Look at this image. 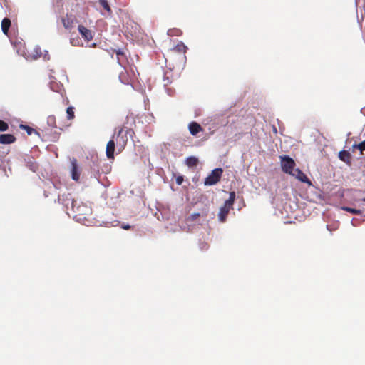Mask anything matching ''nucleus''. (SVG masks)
<instances>
[{
    "mask_svg": "<svg viewBox=\"0 0 365 365\" xmlns=\"http://www.w3.org/2000/svg\"><path fill=\"white\" fill-rule=\"evenodd\" d=\"M223 170L221 168H215L211 171L208 176L205 179V185H214L217 184L221 179Z\"/></svg>",
    "mask_w": 365,
    "mask_h": 365,
    "instance_id": "f03ea898",
    "label": "nucleus"
},
{
    "mask_svg": "<svg viewBox=\"0 0 365 365\" xmlns=\"http://www.w3.org/2000/svg\"><path fill=\"white\" fill-rule=\"evenodd\" d=\"M115 138V135L113 136V138L110 139L107 143L106 146V156L108 159L114 158V152H115V141L113 138Z\"/></svg>",
    "mask_w": 365,
    "mask_h": 365,
    "instance_id": "f8f14e48",
    "label": "nucleus"
},
{
    "mask_svg": "<svg viewBox=\"0 0 365 365\" xmlns=\"http://www.w3.org/2000/svg\"><path fill=\"white\" fill-rule=\"evenodd\" d=\"M41 55H42L41 48L38 45H37L34 48V49L31 53H27V55L26 56V60L34 61V60H36L38 58L41 57Z\"/></svg>",
    "mask_w": 365,
    "mask_h": 365,
    "instance_id": "9d476101",
    "label": "nucleus"
},
{
    "mask_svg": "<svg viewBox=\"0 0 365 365\" xmlns=\"http://www.w3.org/2000/svg\"><path fill=\"white\" fill-rule=\"evenodd\" d=\"M235 196H236L235 192L234 191H232V192H230L229 198H230V199H232V200H234V201H235Z\"/></svg>",
    "mask_w": 365,
    "mask_h": 365,
    "instance_id": "79ce46f5",
    "label": "nucleus"
},
{
    "mask_svg": "<svg viewBox=\"0 0 365 365\" xmlns=\"http://www.w3.org/2000/svg\"><path fill=\"white\" fill-rule=\"evenodd\" d=\"M361 113L364 114L365 115V107H363L361 109Z\"/></svg>",
    "mask_w": 365,
    "mask_h": 365,
    "instance_id": "37998d69",
    "label": "nucleus"
},
{
    "mask_svg": "<svg viewBox=\"0 0 365 365\" xmlns=\"http://www.w3.org/2000/svg\"><path fill=\"white\" fill-rule=\"evenodd\" d=\"M16 138L14 135L9 133L0 134V143L1 144H11L14 143Z\"/></svg>",
    "mask_w": 365,
    "mask_h": 365,
    "instance_id": "2eb2a0df",
    "label": "nucleus"
},
{
    "mask_svg": "<svg viewBox=\"0 0 365 365\" xmlns=\"http://www.w3.org/2000/svg\"><path fill=\"white\" fill-rule=\"evenodd\" d=\"M90 208L83 203H78L76 210H75V214L73 217L76 221H79L83 218V216L88 214Z\"/></svg>",
    "mask_w": 365,
    "mask_h": 365,
    "instance_id": "423d86ee",
    "label": "nucleus"
},
{
    "mask_svg": "<svg viewBox=\"0 0 365 365\" xmlns=\"http://www.w3.org/2000/svg\"><path fill=\"white\" fill-rule=\"evenodd\" d=\"M291 175L294 176L299 181L308 184L309 186H312L311 180L307 177V175L299 169L296 168Z\"/></svg>",
    "mask_w": 365,
    "mask_h": 365,
    "instance_id": "6e6552de",
    "label": "nucleus"
},
{
    "mask_svg": "<svg viewBox=\"0 0 365 365\" xmlns=\"http://www.w3.org/2000/svg\"><path fill=\"white\" fill-rule=\"evenodd\" d=\"M364 217L361 215V212L360 214H357L356 217H354L351 220V224L354 227H358L360 225L361 222L364 221Z\"/></svg>",
    "mask_w": 365,
    "mask_h": 365,
    "instance_id": "5701e85b",
    "label": "nucleus"
},
{
    "mask_svg": "<svg viewBox=\"0 0 365 365\" xmlns=\"http://www.w3.org/2000/svg\"><path fill=\"white\" fill-rule=\"evenodd\" d=\"M165 88V91L167 93V94L169 96H172L174 93V91L170 88H168V86Z\"/></svg>",
    "mask_w": 365,
    "mask_h": 365,
    "instance_id": "4c0bfd02",
    "label": "nucleus"
},
{
    "mask_svg": "<svg viewBox=\"0 0 365 365\" xmlns=\"http://www.w3.org/2000/svg\"><path fill=\"white\" fill-rule=\"evenodd\" d=\"M181 33V31L178 29H172L168 31V35L169 36H180Z\"/></svg>",
    "mask_w": 365,
    "mask_h": 365,
    "instance_id": "7c9ffc66",
    "label": "nucleus"
},
{
    "mask_svg": "<svg viewBox=\"0 0 365 365\" xmlns=\"http://www.w3.org/2000/svg\"><path fill=\"white\" fill-rule=\"evenodd\" d=\"M341 209L342 210L349 212L354 214V215L360 214V212H361L360 210H358V209H356V208H351V207H347V206H342V207H341Z\"/></svg>",
    "mask_w": 365,
    "mask_h": 365,
    "instance_id": "bb28decb",
    "label": "nucleus"
},
{
    "mask_svg": "<svg viewBox=\"0 0 365 365\" xmlns=\"http://www.w3.org/2000/svg\"><path fill=\"white\" fill-rule=\"evenodd\" d=\"M117 54H118V55H119V54H123V53H122L120 51H118V52H117Z\"/></svg>",
    "mask_w": 365,
    "mask_h": 365,
    "instance_id": "c03bdc74",
    "label": "nucleus"
},
{
    "mask_svg": "<svg viewBox=\"0 0 365 365\" xmlns=\"http://www.w3.org/2000/svg\"><path fill=\"white\" fill-rule=\"evenodd\" d=\"M326 228L329 229V225H326Z\"/></svg>",
    "mask_w": 365,
    "mask_h": 365,
    "instance_id": "49530a36",
    "label": "nucleus"
},
{
    "mask_svg": "<svg viewBox=\"0 0 365 365\" xmlns=\"http://www.w3.org/2000/svg\"><path fill=\"white\" fill-rule=\"evenodd\" d=\"M24 162L26 167L33 172H36L38 169V164L34 158L30 155H26L24 158Z\"/></svg>",
    "mask_w": 365,
    "mask_h": 365,
    "instance_id": "ddd939ff",
    "label": "nucleus"
},
{
    "mask_svg": "<svg viewBox=\"0 0 365 365\" xmlns=\"http://www.w3.org/2000/svg\"><path fill=\"white\" fill-rule=\"evenodd\" d=\"M14 48L16 49V53L19 56H22L26 58L27 53L25 51L24 43L21 41H11Z\"/></svg>",
    "mask_w": 365,
    "mask_h": 365,
    "instance_id": "9b49d317",
    "label": "nucleus"
},
{
    "mask_svg": "<svg viewBox=\"0 0 365 365\" xmlns=\"http://www.w3.org/2000/svg\"><path fill=\"white\" fill-rule=\"evenodd\" d=\"M49 190H45L44 191V196L46 197H48V194L54 192H56V190H57V187L56 185L53 183V182H51V185H49Z\"/></svg>",
    "mask_w": 365,
    "mask_h": 365,
    "instance_id": "cd10ccee",
    "label": "nucleus"
},
{
    "mask_svg": "<svg viewBox=\"0 0 365 365\" xmlns=\"http://www.w3.org/2000/svg\"><path fill=\"white\" fill-rule=\"evenodd\" d=\"M71 43L73 46H78L79 44V40L78 39L75 40L74 38H71Z\"/></svg>",
    "mask_w": 365,
    "mask_h": 365,
    "instance_id": "ea45409f",
    "label": "nucleus"
},
{
    "mask_svg": "<svg viewBox=\"0 0 365 365\" xmlns=\"http://www.w3.org/2000/svg\"><path fill=\"white\" fill-rule=\"evenodd\" d=\"M171 72L170 71H166L164 73V76H163V86L164 88H166L169 84L171 83V80L170 79V76H168V74H170Z\"/></svg>",
    "mask_w": 365,
    "mask_h": 365,
    "instance_id": "393cba45",
    "label": "nucleus"
},
{
    "mask_svg": "<svg viewBox=\"0 0 365 365\" xmlns=\"http://www.w3.org/2000/svg\"><path fill=\"white\" fill-rule=\"evenodd\" d=\"M187 49V46H185L182 42H180L175 47V50L179 53H185Z\"/></svg>",
    "mask_w": 365,
    "mask_h": 365,
    "instance_id": "a878e982",
    "label": "nucleus"
},
{
    "mask_svg": "<svg viewBox=\"0 0 365 365\" xmlns=\"http://www.w3.org/2000/svg\"><path fill=\"white\" fill-rule=\"evenodd\" d=\"M281 158V167L283 172L287 174H292L293 171L296 169L295 162L287 155L280 156Z\"/></svg>",
    "mask_w": 365,
    "mask_h": 365,
    "instance_id": "7ed1b4c3",
    "label": "nucleus"
},
{
    "mask_svg": "<svg viewBox=\"0 0 365 365\" xmlns=\"http://www.w3.org/2000/svg\"><path fill=\"white\" fill-rule=\"evenodd\" d=\"M78 203H81L80 202H78L77 200H74V203H73V209H72V207H71V209H70V213H71V215H73L76 213L75 212V210H76L77 208V206H78Z\"/></svg>",
    "mask_w": 365,
    "mask_h": 365,
    "instance_id": "f704fd0d",
    "label": "nucleus"
},
{
    "mask_svg": "<svg viewBox=\"0 0 365 365\" xmlns=\"http://www.w3.org/2000/svg\"><path fill=\"white\" fill-rule=\"evenodd\" d=\"M49 86L53 91L61 93V95H62L63 91V84L57 81L53 76H50Z\"/></svg>",
    "mask_w": 365,
    "mask_h": 365,
    "instance_id": "1a4fd4ad",
    "label": "nucleus"
},
{
    "mask_svg": "<svg viewBox=\"0 0 365 365\" xmlns=\"http://www.w3.org/2000/svg\"><path fill=\"white\" fill-rule=\"evenodd\" d=\"M63 24L64 26V27L67 29H69V22L68 21H66V19H63Z\"/></svg>",
    "mask_w": 365,
    "mask_h": 365,
    "instance_id": "a19ab883",
    "label": "nucleus"
},
{
    "mask_svg": "<svg viewBox=\"0 0 365 365\" xmlns=\"http://www.w3.org/2000/svg\"><path fill=\"white\" fill-rule=\"evenodd\" d=\"M362 200H363L364 202H365V198H364Z\"/></svg>",
    "mask_w": 365,
    "mask_h": 365,
    "instance_id": "de8ad7c7",
    "label": "nucleus"
},
{
    "mask_svg": "<svg viewBox=\"0 0 365 365\" xmlns=\"http://www.w3.org/2000/svg\"><path fill=\"white\" fill-rule=\"evenodd\" d=\"M96 160L97 161V158L93 160V163H95ZM96 165V164H94Z\"/></svg>",
    "mask_w": 365,
    "mask_h": 365,
    "instance_id": "a18cd8bd",
    "label": "nucleus"
},
{
    "mask_svg": "<svg viewBox=\"0 0 365 365\" xmlns=\"http://www.w3.org/2000/svg\"><path fill=\"white\" fill-rule=\"evenodd\" d=\"M197 163H198V159H197V158H196L195 156H190L185 159V164L188 167L196 166L197 165Z\"/></svg>",
    "mask_w": 365,
    "mask_h": 365,
    "instance_id": "4be33fe9",
    "label": "nucleus"
},
{
    "mask_svg": "<svg viewBox=\"0 0 365 365\" xmlns=\"http://www.w3.org/2000/svg\"><path fill=\"white\" fill-rule=\"evenodd\" d=\"M353 148L359 149L361 153H362V152L365 150V140L359 144H354Z\"/></svg>",
    "mask_w": 365,
    "mask_h": 365,
    "instance_id": "2f4dec72",
    "label": "nucleus"
},
{
    "mask_svg": "<svg viewBox=\"0 0 365 365\" xmlns=\"http://www.w3.org/2000/svg\"><path fill=\"white\" fill-rule=\"evenodd\" d=\"M188 129L192 135H197V134L202 130V128L197 123L192 122L189 124Z\"/></svg>",
    "mask_w": 365,
    "mask_h": 365,
    "instance_id": "f3484780",
    "label": "nucleus"
},
{
    "mask_svg": "<svg viewBox=\"0 0 365 365\" xmlns=\"http://www.w3.org/2000/svg\"><path fill=\"white\" fill-rule=\"evenodd\" d=\"M316 197L319 200H322V192L320 190H317L316 191Z\"/></svg>",
    "mask_w": 365,
    "mask_h": 365,
    "instance_id": "58836bf2",
    "label": "nucleus"
},
{
    "mask_svg": "<svg viewBox=\"0 0 365 365\" xmlns=\"http://www.w3.org/2000/svg\"><path fill=\"white\" fill-rule=\"evenodd\" d=\"M351 154L349 151L342 150L339 153V158L346 163L347 165H351Z\"/></svg>",
    "mask_w": 365,
    "mask_h": 365,
    "instance_id": "dca6fc26",
    "label": "nucleus"
},
{
    "mask_svg": "<svg viewBox=\"0 0 365 365\" xmlns=\"http://www.w3.org/2000/svg\"><path fill=\"white\" fill-rule=\"evenodd\" d=\"M71 178L74 181H78L81 175V168L76 158L71 159Z\"/></svg>",
    "mask_w": 365,
    "mask_h": 365,
    "instance_id": "0eeeda50",
    "label": "nucleus"
},
{
    "mask_svg": "<svg viewBox=\"0 0 365 365\" xmlns=\"http://www.w3.org/2000/svg\"><path fill=\"white\" fill-rule=\"evenodd\" d=\"M74 108L72 106H69L66 109L67 118L68 120H71L74 118Z\"/></svg>",
    "mask_w": 365,
    "mask_h": 365,
    "instance_id": "c756f323",
    "label": "nucleus"
},
{
    "mask_svg": "<svg viewBox=\"0 0 365 365\" xmlns=\"http://www.w3.org/2000/svg\"><path fill=\"white\" fill-rule=\"evenodd\" d=\"M41 56L43 57L44 61H48L50 59V56L48 54V51L45 50L43 53H42Z\"/></svg>",
    "mask_w": 365,
    "mask_h": 365,
    "instance_id": "e433bc0d",
    "label": "nucleus"
},
{
    "mask_svg": "<svg viewBox=\"0 0 365 365\" xmlns=\"http://www.w3.org/2000/svg\"><path fill=\"white\" fill-rule=\"evenodd\" d=\"M10 26H11V20L8 18H4L1 21L2 32L4 34L7 35Z\"/></svg>",
    "mask_w": 365,
    "mask_h": 365,
    "instance_id": "aec40b11",
    "label": "nucleus"
},
{
    "mask_svg": "<svg viewBox=\"0 0 365 365\" xmlns=\"http://www.w3.org/2000/svg\"><path fill=\"white\" fill-rule=\"evenodd\" d=\"M78 30L82 37L87 41L92 40L93 35L91 30L88 29L82 25L78 26Z\"/></svg>",
    "mask_w": 365,
    "mask_h": 365,
    "instance_id": "4468645a",
    "label": "nucleus"
},
{
    "mask_svg": "<svg viewBox=\"0 0 365 365\" xmlns=\"http://www.w3.org/2000/svg\"><path fill=\"white\" fill-rule=\"evenodd\" d=\"M19 128L21 129L25 130L29 135H31L33 133H34L38 136L40 135L39 133L37 130H36L35 129L32 128L31 127H30L27 125L21 124L19 125Z\"/></svg>",
    "mask_w": 365,
    "mask_h": 365,
    "instance_id": "412c9836",
    "label": "nucleus"
},
{
    "mask_svg": "<svg viewBox=\"0 0 365 365\" xmlns=\"http://www.w3.org/2000/svg\"><path fill=\"white\" fill-rule=\"evenodd\" d=\"M74 199L70 193L60 195L58 194V202L61 203L65 208L66 213L71 216L70 209L71 206L73 209Z\"/></svg>",
    "mask_w": 365,
    "mask_h": 365,
    "instance_id": "20e7f679",
    "label": "nucleus"
},
{
    "mask_svg": "<svg viewBox=\"0 0 365 365\" xmlns=\"http://www.w3.org/2000/svg\"><path fill=\"white\" fill-rule=\"evenodd\" d=\"M100 5L108 12V16L112 14L111 9L107 0H99Z\"/></svg>",
    "mask_w": 365,
    "mask_h": 365,
    "instance_id": "b1692460",
    "label": "nucleus"
},
{
    "mask_svg": "<svg viewBox=\"0 0 365 365\" xmlns=\"http://www.w3.org/2000/svg\"><path fill=\"white\" fill-rule=\"evenodd\" d=\"M209 209L204 208L201 212H194L186 217V223L189 227L195 225H205L207 222Z\"/></svg>",
    "mask_w": 365,
    "mask_h": 365,
    "instance_id": "f257e3e1",
    "label": "nucleus"
},
{
    "mask_svg": "<svg viewBox=\"0 0 365 365\" xmlns=\"http://www.w3.org/2000/svg\"><path fill=\"white\" fill-rule=\"evenodd\" d=\"M133 133V131L131 129L125 130L123 128H120L116 134V137L115 136L117 145L121 148H124L128 142V135L131 136Z\"/></svg>",
    "mask_w": 365,
    "mask_h": 365,
    "instance_id": "39448f33",
    "label": "nucleus"
},
{
    "mask_svg": "<svg viewBox=\"0 0 365 365\" xmlns=\"http://www.w3.org/2000/svg\"><path fill=\"white\" fill-rule=\"evenodd\" d=\"M234 200H232V199H230L228 198L227 200H226L224 202V206L225 207H230V208H232L233 204H234Z\"/></svg>",
    "mask_w": 365,
    "mask_h": 365,
    "instance_id": "72a5a7b5",
    "label": "nucleus"
},
{
    "mask_svg": "<svg viewBox=\"0 0 365 365\" xmlns=\"http://www.w3.org/2000/svg\"><path fill=\"white\" fill-rule=\"evenodd\" d=\"M47 123L50 127L56 128V118L53 115H49L47 118Z\"/></svg>",
    "mask_w": 365,
    "mask_h": 365,
    "instance_id": "c85d7f7f",
    "label": "nucleus"
},
{
    "mask_svg": "<svg viewBox=\"0 0 365 365\" xmlns=\"http://www.w3.org/2000/svg\"><path fill=\"white\" fill-rule=\"evenodd\" d=\"M9 129L8 123L5 121L0 120V131L4 132Z\"/></svg>",
    "mask_w": 365,
    "mask_h": 365,
    "instance_id": "473e14b6",
    "label": "nucleus"
},
{
    "mask_svg": "<svg viewBox=\"0 0 365 365\" xmlns=\"http://www.w3.org/2000/svg\"><path fill=\"white\" fill-rule=\"evenodd\" d=\"M231 208L222 205L218 214V218L220 222H224L226 219L227 214Z\"/></svg>",
    "mask_w": 365,
    "mask_h": 365,
    "instance_id": "6ab92c4d",
    "label": "nucleus"
},
{
    "mask_svg": "<svg viewBox=\"0 0 365 365\" xmlns=\"http://www.w3.org/2000/svg\"><path fill=\"white\" fill-rule=\"evenodd\" d=\"M106 227H120V228H124V229L132 228V227L130 225L125 224L124 222L121 223L120 221H118V220L112 221L110 222H108L106 224Z\"/></svg>",
    "mask_w": 365,
    "mask_h": 365,
    "instance_id": "a211bd4d",
    "label": "nucleus"
},
{
    "mask_svg": "<svg viewBox=\"0 0 365 365\" xmlns=\"http://www.w3.org/2000/svg\"><path fill=\"white\" fill-rule=\"evenodd\" d=\"M176 183L178 185H182L184 181V177L182 175H178L175 179Z\"/></svg>",
    "mask_w": 365,
    "mask_h": 365,
    "instance_id": "c9c22d12",
    "label": "nucleus"
}]
</instances>
